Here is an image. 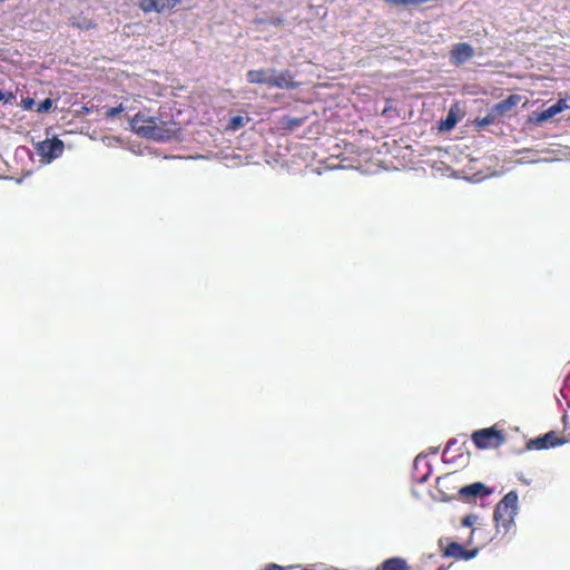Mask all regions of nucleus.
I'll return each mask as SVG.
<instances>
[{
	"label": "nucleus",
	"instance_id": "aec40b11",
	"mask_svg": "<svg viewBox=\"0 0 570 570\" xmlns=\"http://www.w3.org/2000/svg\"><path fill=\"white\" fill-rule=\"evenodd\" d=\"M125 110L124 106L120 104L118 105L117 107H109L106 109L105 111V116L106 118L108 119H112L115 118L117 115H119L120 112H122Z\"/></svg>",
	"mask_w": 570,
	"mask_h": 570
},
{
	"label": "nucleus",
	"instance_id": "9b49d317",
	"mask_svg": "<svg viewBox=\"0 0 570 570\" xmlns=\"http://www.w3.org/2000/svg\"><path fill=\"white\" fill-rule=\"evenodd\" d=\"M515 514L517 513L510 511L509 508L498 503L493 513V519L498 525H502L507 529L513 522Z\"/></svg>",
	"mask_w": 570,
	"mask_h": 570
},
{
	"label": "nucleus",
	"instance_id": "4468645a",
	"mask_svg": "<svg viewBox=\"0 0 570 570\" xmlns=\"http://www.w3.org/2000/svg\"><path fill=\"white\" fill-rule=\"evenodd\" d=\"M70 24L73 28H77L79 30H90V29L96 28V26H97L96 22L92 19L83 16L82 13L72 17L71 21H70Z\"/></svg>",
	"mask_w": 570,
	"mask_h": 570
},
{
	"label": "nucleus",
	"instance_id": "2eb2a0df",
	"mask_svg": "<svg viewBox=\"0 0 570 570\" xmlns=\"http://www.w3.org/2000/svg\"><path fill=\"white\" fill-rule=\"evenodd\" d=\"M383 570H411L403 558H389L382 562Z\"/></svg>",
	"mask_w": 570,
	"mask_h": 570
},
{
	"label": "nucleus",
	"instance_id": "20e7f679",
	"mask_svg": "<svg viewBox=\"0 0 570 570\" xmlns=\"http://www.w3.org/2000/svg\"><path fill=\"white\" fill-rule=\"evenodd\" d=\"M567 442H569V439L560 438L557 432L550 431L541 436L530 440L527 443V448L530 450H547L550 448L563 445Z\"/></svg>",
	"mask_w": 570,
	"mask_h": 570
},
{
	"label": "nucleus",
	"instance_id": "393cba45",
	"mask_svg": "<svg viewBox=\"0 0 570 570\" xmlns=\"http://www.w3.org/2000/svg\"><path fill=\"white\" fill-rule=\"evenodd\" d=\"M35 100L32 98H26L22 100V107L26 110H31L35 106Z\"/></svg>",
	"mask_w": 570,
	"mask_h": 570
},
{
	"label": "nucleus",
	"instance_id": "a211bd4d",
	"mask_svg": "<svg viewBox=\"0 0 570 570\" xmlns=\"http://www.w3.org/2000/svg\"><path fill=\"white\" fill-rule=\"evenodd\" d=\"M456 122H458V118L452 112V110H450V112L448 114L446 118L441 120L440 129L441 130H450V129H452L456 125Z\"/></svg>",
	"mask_w": 570,
	"mask_h": 570
},
{
	"label": "nucleus",
	"instance_id": "6e6552de",
	"mask_svg": "<svg viewBox=\"0 0 570 570\" xmlns=\"http://www.w3.org/2000/svg\"><path fill=\"white\" fill-rule=\"evenodd\" d=\"M478 553V549L466 550L462 544L458 542H450L443 549V557L454 558L456 560H470Z\"/></svg>",
	"mask_w": 570,
	"mask_h": 570
},
{
	"label": "nucleus",
	"instance_id": "f257e3e1",
	"mask_svg": "<svg viewBox=\"0 0 570 570\" xmlns=\"http://www.w3.org/2000/svg\"><path fill=\"white\" fill-rule=\"evenodd\" d=\"M130 127L139 136L157 141H165L174 136V130L167 128L164 121L141 112L130 120Z\"/></svg>",
	"mask_w": 570,
	"mask_h": 570
},
{
	"label": "nucleus",
	"instance_id": "f03ea898",
	"mask_svg": "<svg viewBox=\"0 0 570 570\" xmlns=\"http://www.w3.org/2000/svg\"><path fill=\"white\" fill-rule=\"evenodd\" d=\"M502 431L495 428L481 429L472 434V441L478 449H495L504 443Z\"/></svg>",
	"mask_w": 570,
	"mask_h": 570
},
{
	"label": "nucleus",
	"instance_id": "1a4fd4ad",
	"mask_svg": "<svg viewBox=\"0 0 570 570\" xmlns=\"http://www.w3.org/2000/svg\"><path fill=\"white\" fill-rule=\"evenodd\" d=\"M491 493H492V490L489 489L487 485H484L481 482H474L472 484L462 487L459 490L460 497H462L464 499L476 498V497L483 498V497L490 495Z\"/></svg>",
	"mask_w": 570,
	"mask_h": 570
},
{
	"label": "nucleus",
	"instance_id": "0eeeda50",
	"mask_svg": "<svg viewBox=\"0 0 570 570\" xmlns=\"http://www.w3.org/2000/svg\"><path fill=\"white\" fill-rule=\"evenodd\" d=\"M268 86L279 89H296L298 83L294 81V76L289 70H282L272 73Z\"/></svg>",
	"mask_w": 570,
	"mask_h": 570
},
{
	"label": "nucleus",
	"instance_id": "ddd939ff",
	"mask_svg": "<svg viewBox=\"0 0 570 570\" xmlns=\"http://www.w3.org/2000/svg\"><path fill=\"white\" fill-rule=\"evenodd\" d=\"M521 101V96L519 95H510L508 98L499 101L492 107V110L497 115V117L503 116L509 112L513 107H515Z\"/></svg>",
	"mask_w": 570,
	"mask_h": 570
},
{
	"label": "nucleus",
	"instance_id": "4be33fe9",
	"mask_svg": "<svg viewBox=\"0 0 570 570\" xmlns=\"http://www.w3.org/2000/svg\"><path fill=\"white\" fill-rule=\"evenodd\" d=\"M264 570H298V567H296V566L282 567L276 563H271V564H267Z\"/></svg>",
	"mask_w": 570,
	"mask_h": 570
},
{
	"label": "nucleus",
	"instance_id": "b1692460",
	"mask_svg": "<svg viewBox=\"0 0 570 570\" xmlns=\"http://www.w3.org/2000/svg\"><path fill=\"white\" fill-rule=\"evenodd\" d=\"M478 519L476 515H473V514H469V515H465L463 519H462V525L464 527H471L475 520Z\"/></svg>",
	"mask_w": 570,
	"mask_h": 570
},
{
	"label": "nucleus",
	"instance_id": "dca6fc26",
	"mask_svg": "<svg viewBox=\"0 0 570 570\" xmlns=\"http://www.w3.org/2000/svg\"><path fill=\"white\" fill-rule=\"evenodd\" d=\"M304 121H305V118L284 116L281 119V125H282L283 129L293 131L294 129L301 127L304 124Z\"/></svg>",
	"mask_w": 570,
	"mask_h": 570
},
{
	"label": "nucleus",
	"instance_id": "6ab92c4d",
	"mask_svg": "<svg viewBox=\"0 0 570 570\" xmlns=\"http://www.w3.org/2000/svg\"><path fill=\"white\" fill-rule=\"evenodd\" d=\"M497 118H498L497 115L491 109L487 116L476 119V125H478V127L483 128V127L494 124Z\"/></svg>",
	"mask_w": 570,
	"mask_h": 570
},
{
	"label": "nucleus",
	"instance_id": "412c9836",
	"mask_svg": "<svg viewBox=\"0 0 570 570\" xmlns=\"http://www.w3.org/2000/svg\"><path fill=\"white\" fill-rule=\"evenodd\" d=\"M52 105H53L52 100L50 98H46L40 104H38L36 110L40 114L47 112L48 110H50L52 108Z\"/></svg>",
	"mask_w": 570,
	"mask_h": 570
},
{
	"label": "nucleus",
	"instance_id": "bb28decb",
	"mask_svg": "<svg viewBox=\"0 0 570 570\" xmlns=\"http://www.w3.org/2000/svg\"><path fill=\"white\" fill-rule=\"evenodd\" d=\"M562 422H563V424H564V425H567V423H568V422H567V415H563V416H562Z\"/></svg>",
	"mask_w": 570,
	"mask_h": 570
},
{
	"label": "nucleus",
	"instance_id": "a878e982",
	"mask_svg": "<svg viewBox=\"0 0 570 570\" xmlns=\"http://www.w3.org/2000/svg\"><path fill=\"white\" fill-rule=\"evenodd\" d=\"M11 99H13L12 92L0 90V101H10Z\"/></svg>",
	"mask_w": 570,
	"mask_h": 570
},
{
	"label": "nucleus",
	"instance_id": "f8f14e48",
	"mask_svg": "<svg viewBox=\"0 0 570 570\" xmlns=\"http://www.w3.org/2000/svg\"><path fill=\"white\" fill-rule=\"evenodd\" d=\"M272 73H276L275 69H253L247 71V81L249 83L257 85H267L269 82V78H272Z\"/></svg>",
	"mask_w": 570,
	"mask_h": 570
},
{
	"label": "nucleus",
	"instance_id": "39448f33",
	"mask_svg": "<svg viewBox=\"0 0 570 570\" xmlns=\"http://www.w3.org/2000/svg\"><path fill=\"white\" fill-rule=\"evenodd\" d=\"M183 0H140L138 7L146 13L171 10Z\"/></svg>",
	"mask_w": 570,
	"mask_h": 570
},
{
	"label": "nucleus",
	"instance_id": "9d476101",
	"mask_svg": "<svg viewBox=\"0 0 570 570\" xmlns=\"http://www.w3.org/2000/svg\"><path fill=\"white\" fill-rule=\"evenodd\" d=\"M570 108L566 99H559L556 104L551 105L547 109L542 110L537 116L538 122H543L554 117L556 115L562 112L563 110Z\"/></svg>",
	"mask_w": 570,
	"mask_h": 570
},
{
	"label": "nucleus",
	"instance_id": "7ed1b4c3",
	"mask_svg": "<svg viewBox=\"0 0 570 570\" xmlns=\"http://www.w3.org/2000/svg\"><path fill=\"white\" fill-rule=\"evenodd\" d=\"M35 149L40 157L51 161L62 155L65 144L61 139L53 137L37 142Z\"/></svg>",
	"mask_w": 570,
	"mask_h": 570
},
{
	"label": "nucleus",
	"instance_id": "f3484780",
	"mask_svg": "<svg viewBox=\"0 0 570 570\" xmlns=\"http://www.w3.org/2000/svg\"><path fill=\"white\" fill-rule=\"evenodd\" d=\"M499 503L504 505L505 508H509L510 511H513V512L517 513V510H518V493L515 491L508 492L502 498V500Z\"/></svg>",
	"mask_w": 570,
	"mask_h": 570
},
{
	"label": "nucleus",
	"instance_id": "5701e85b",
	"mask_svg": "<svg viewBox=\"0 0 570 570\" xmlns=\"http://www.w3.org/2000/svg\"><path fill=\"white\" fill-rule=\"evenodd\" d=\"M242 126H244V118L242 116H235L230 119V128L237 129Z\"/></svg>",
	"mask_w": 570,
	"mask_h": 570
},
{
	"label": "nucleus",
	"instance_id": "423d86ee",
	"mask_svg": "<svg viewBox=\"0 0 570 570\" xmlns=\"http://www.w3.org/2000/svg\"><path fill=\"white\" fill-rule=\"evenodd\" d=\"M474 56V49L470 43H455L450 51V60L454 66H461Z\"/></svg>",
	"mask_w": 570,
	"mask_h": 570
}]
</instances>
